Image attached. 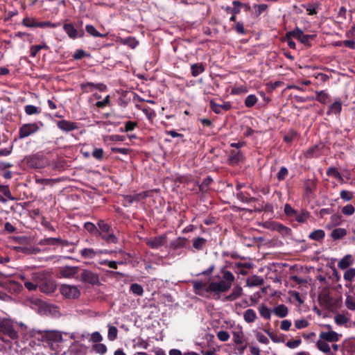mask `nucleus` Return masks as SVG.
Segmentation results:
<instances>
[{"label": "nucleus", "instance_id": "nucleus-36", "mask_svg": "<svg viewBox=\"0 0 355 355\" xmlns=\"http://www.w3.org/2000/svg\"><path fill=\"white\" fill-rule=\"evenodd\" d=\"M325 236V232L323 230H315L311 232L309 235V239L315 241H321Z\"/></svg>", "mask_w": 355, "mask_h": 355}, {"label": "nucleus", "instance_id": "nucleus-56", "mask_svg": "<svg viewBox=\"0 0 355 355\" xmlns=\"http://www.w3.org/2000/svg\"><path fill=\"white\" fill-rule=\"evenodd\" d=\"M55 288L56 286L53 282H47L41 286V291L48 294L53 293Z\"/></svg>", "mask_w": 355, "mask_h": 355}, {"label": "nucleus", "instance_id": "nucleus-31", "mask_svg": "<svg viewBox=\"0 0 355 355\" xmlns=\"http://www.w3.org/2000/svg\"><path fill=\"white\" fill-rule=\"evenodd\" d=\"M58 237H48L40 239L38 242V244L41 246L51 245L54 247L53 250H55V247L58 246Z\"/></svg>", "mask_w": 355, "mask_h": 355}, {"label": "nucleus", "instance_id": "nucleus-29", "mask_svg": "<svg viewBox=\"0 0 355 355\" xmlns=\"http://www.w3.org/2000/svg\"><path fill=\"white\" fill-rule=\"evenodd\" d=\"M205 70V67L202 63L197 62L191 65V73L193 77H197Z\"/></svg>", "mask_w": 355, "mask_h": 355}, {"label": "nucleus", "instance_id": "nucleus-45", "mask_svg": "<svg viewBox=\"0 0 355 355\" xmlns=\"http://www.w3.org/2000/svg\"><path fill=\"white\" fill-rule=\"evenodd\" d=\"M346 299L345 304L346 307L351 311L355 310V295H352L350 293L345 294Z\"/></svg>", "mask_w": 355, "mask_h": 355}, {"label": "nucleus", "instance_id": "nucleus-23", "mask_svg": "<svg viewBox=\"0 0 355 355\" xmlns=\"http://www.w3.org/2000/svg\"><path fill=\"white\" fill-rule=\"evenodd\" d=\"M78 267L67 266L60 270V275L63 277L72 278L78 273Z\"/></svg>", "mask_w": 355, "mask_h": 355}, {"label": "nucleus", "instance_id": "nucleus-27", "mask_svg": "<svg viewBox=\"0 0 355 355\" xmlns=\"http://www.w3.org/2000/svg\"><path fill=\"white\" fill-rule=\"evenodd\" d=\"M315 100L321 104L326 105L330 102V96L324 90L316 91Z\"/></svg>", "mask_w": 355, "mask_h": 355}, {"label": "nucleus", "instance_id": "nucleus-38", "mask_svg": "<svg viewBox=\"0 0 355 355\" xmlns=\"http://www.w3.org/2000/svg\"><path fill=\"white\" fill-rule=\"evenodd\" d=\"M80 254L84 259H93L98 256V252H96V250L89 248L80 250Z\"/></svg>", "mask_w": 355, "mask_h": 355}, {"label": "nucleus", "instance_id": "nucleus-51", "mask_svg": "<svg viewBox=\"0 0 355 355\" xmlns=\"http://www.w3.org/2000/svg\"><path fill=\"white\" fill-rule=\"evenodd\" d=\"M303 33V31L300 28H296L291 31L287 32L285 38L291 39L292 37H294L299 40Z\"/></svg>", "mask_w": 355, "mask_h": 355}, {"label": "nucleus", "instance_id": "nucleus-47", "mask_svg": "<svg viewBox=\"0 0 355 355\" xmlns=\"http://www.w3.org/2000/svg\"><path fill=\"white\" fill-rule=\"evenodd\" d=\"M121 43L124 45L128 46L132 49H135L139 45V41L133 37H128L126 38L122 39Z\"/></svg>", "mask_w": 355, "mask_h": 355}, {"label": "nucleus", "instance_id": "nucleus-53", "mask_svg": "<svg viewBox=\"0 0 355 355\" xmlns=\"http://www.w3.org/2000/svg\"><path fill=\"white\" fill-rule=\"evenodd\" d=\"M38 23L39 21H37L34 18L28 17H24L21 21L23 26L28 28H37Z\"/></svg>", "mask_w": 355, "mask_h": 355}, {"label": "nucleus", "instance_id": "nucleus-10", "mask_svg": "<svg viewBox=\"0 0 355 355\" xmlns=\"http://www.w3.org/2000/svg\"><path fill=\"white\" fill-rule=\"evenodd\" d=\"M245 160L244 153L241 150H231L229 152L227 162L231 166H235Z\"/></svg>", "mask_w": 355, "mask_h": 355}, {"label": "nucleus", "instance_id": "nucleus-1", "mask_svg": "<svg viewBox=\"0 0 355 355\" xmlns=\"http://www.w3.org/2000/svg\"><path fill=\"white\" fill-rule=\"evenodd\" d=\"M220 273L222 277L219 279V281H212L207 285L209 293H213L214 296L217 295L218 297H219L220 294L229 291L235 280L234 275L229 270L223 268Z\"/></svg>", "mask_w": 355, "mask_h": 355}, {"label": "nucleus", "instance_id": "nucleus-57", "mask_svg": "<svg viewBox=\"0 0 355 355\" xmlns=\"http://www.w3.org/2000/svg\"><path fill=\"white\" fill-rule=\"evenodd\" d=\"M236 198L239 200H241L243 202H245V203H250V202L256 201L255 198L250 197L242 191H239L236 193Z\"/></svg>", "mask_w": 355, "mask_h": 355}, {"label": "nucleus", "instance_id": "nucleus-34", "mask_svg": "<svg viewBox=\"0 0 355 355\" xmlns=\"http://www.w3.org/2000/svg\"><path fill=\"white\" fill-rule=\"evenodd\" d=\"M272 312L279 318H285L288 315V310L286 305L279 304L272 309Z\"/></svg>", "mask_w": 355, "mask_h": 355}, {"label": "nucleus", "instance_id": "nucleus-17", "mask_svg": "<svg viewBox=\"0 0 355 355\" xmlns=\"http://www.w3.org/2000/svg\"><path fill=\"white\" fill-rule=\"evenodd\" d=\"M211 110L216 114H220L222 110L228 111L232 108V104L229 101L223 102L222 104H218L214 101H210Z\"/></svg>", "mask_w": 355, "mask_h": 355}, {"label": "nucleus", "instance_id": "nucleus-24", "mask_svg": "<svg viewBox=\"0 0 355 355\" xmlns=\"http://www.w3.org/2000/svg\"><path fill=\"white\" fill-rule=\"evenodd\" d=\"M232 7L227 6L225 8V10L230 13L232 15H237L241 12V8L242 6H248V4L243 3L239 1H232Z\"/></svg>", "mask_w": 355, "mask_h": 355}, {"label": "nucleus", "instance_id": "nucleus-22", "mask_svg": "<svg viewBox=\"0 0 355 355\" xmlns=\"http://www.w3.org/2000/svg\"><path fill=\"white\" fill-rule=\"evenodd\" d=\"M354 262V259L352 254L345 255L338 263V267L340 270H345L349 268Z\"/></svg>", "mask_w": 355, "mask_h": 355}, {"label": "nucleus", "instance_id": "nucleus-64", "mask_svg": "<svg viewBox=\"0 0 355 355\" xmlns=\"http://www.w3.org/2000/svg\"><path fill=\"white\" fill-rule=\"evenodd\" d=\"M8 288L10 290L13 291L14 293H18L21 291L22 286L15 281H11L8 283Z\"/></svg>", "mask_w": 355, "mask_h": 355}, {"label": "nucleus", "instance_id": "nucleus-33", "mask_svg": "<svg viewBox=\"0 0 355 355\" xmlns=\"http://www.w3.org/2000/svg\"><path fill=\"white\" fill-rule=\"evenodd\" d=\"M272 228L273 230L277 231L279 233L282 234L284 236H288L291 234V229L284 226L280 223H274L272 224Z\"/></svg>", "mask_w": 355, "mask_h": 355}, {"label": "nucleus", "instance_id": "nucleus-39", "mask_svg": "<svg viewBox=\"0 0 355 355\" xmlns=\"http://www.w3.org/2000/svg\"><path fill=\"white\" fill-rule=\"evenodd\" d=\"M213 182V179L210 176L206 177L202 182L198 184L199 191L202 193H207L209 191V185Z\"/></svg>", "mask_w": 355, "mask_h": 355}, {"label": "nucleus", "instance_id": "nucleus-55", "mask_svg": "<svg viewBox=\"0 0 355 355\" xmlns=\"http://www.w3.org/2000/svg\"><path fill=\"white\" fill-rule=\"evenodd\" d=\"M265 332L268 334V336L270 337V338L274 343H284V338L283 336L278 335L277 334L271 332L268 330H265Z\"/></svg>", "mask_w": 355, "mask_h": 355}, {"label": "nucleus", "instance_id": "nucleus-4", "mask_svg": "<svg viewBox=\"0 0 355 355\" xmlns=\"http://www.w3.org/2000/svg\"><path fill=\"white\" fill-rule=\"evenodd\" d=\"M27 164L30 168L41 169L49 165V161L42 154L37 153L27 158Z\"/></svg>", "mask_w": 355, "mask_h": 355}, {"label": "nucleus", "instance_id": "nucleus-49", "mask_svg": "<svg viewBox=\"0 0 355 355\" xmlns=\"http://www.w3.org/2000/svg\"><path fill=\"white\" fill-rule=\"evenodd\" d=\"M345 270L343 279L351 284L355 278V268H349Z\"/></svg>", "mask_w": 355, "mask_h": 355}, {"label": "nucleus", "instance_id": "nucleus-9", "mask_svg": "<svg viewBox=\"0 0 355 355\" xmlns=\"http://www.w3.org/2000/svg\"><path fill=\"white\" fill-rule=\"evenodd\" d=\"M57 127L62 132H69L80 128L79 123L65 119L56 121Z\"/></svg>", "mask_w": 355, "mask_h": 355}, {"label": "nucleus", "instance_id": "nucleus-13", "mask_svg": "<svg viewBox=\"0 0 355 355\" xmlns=\"http://www.w3.org/2000/svg\"><path fill=\"white\" fill-rule=\"evenodd\" d=\"M42 340L47 343H60L63 340L61 332L58 331H46L42 335Z\"/></svg>", "mask_w": 355, "mask_h": 355}, {"label": "nucleus", "instance_id": "nucleus-19", "mask_svg": "<svg viewBox=\"0 0 355 355\" xmlns=\"http://www.w3.org/2000/svg\"><path fill=\"white\" fill-rule=\"evenodd\" d=\"M252 266L253 264L251 262H236L233 268L236 272L246 275L248 274L247 270L252 268Z\"/></svg>", "mask_w": 355, "mask_h": 355}, {"label": "nucleus", "instance_id": "nucleus-42", "mask_svg": "<svg viewBox=\"0 0 355 355\" xmlns=\"http://www.w3.org/2000/svg\"><path fill=\"white\" fill-rule=\"evenodd\" d=\"M85 31L86 32L90 35L91 36H93L94 37H105L107 34H102L99 33L96 28L92 25V24H87L85 26Z\"/></svg>", "mask_w": 355, "mask_h": 355}, {"label": "nucleus", "instance_id": "nucleus-21", "mask_svg": "<svg viewBox=\"0 0 355 355\" xmlns=\"http://www.w3.org/2000/svg\"><path fill=\"white\" fill-rule=\"evenodd\" d=\"M193 290L196 295L205 296L206 293H209L207 285L201 281H194L193 282Z\"/></svg>", "mask_w": 355, "mask_h": 355}, {"label": "nucleus", "instance_id": "nucleus-59", "mask_svg": "<svg viewBox=\"0 0 355 355\" xmlns=\"http://www.w3.org/2000/svg\"><path fill=\"white\" fill-rule=\"evenodd\" d=\"M258 99L254 94L248 95L245 99V105L246 107H252L257 102Z\"/></svg>", "mask_w": 355, "mask_h": 355}, {"label": "nucleus", "instance_id": "nucleus-60", "mask_svg": "<svg viewBox=\"0 0 355 355\" xmlns=\"http://www.w3.org/2000/svg\"><path fill=\"white\" fill-rule=\"evenodd\" d=\"M92 349L97 354L103 355L107 352V347L103 343H96L92 346Z\"/></svg>", "mask_w": 355, "mask_h": 355}, {"label": "nucleus", "instance_id": "nucleus-20", "mask_svg": "<svg viewBox=\"0 0 355 355\" xmlns=\"http://www.w3.org/2000/svg\"><path fill=\"white\" fill-rule=\"evenodd\" d=\"M319 338L327 342L334 343L339 340L340 335L334 331H322L319 335Z\"/></svg>", "mask_w": 355, "mask_h": 355}, {"label": "nucleus", "instance_id": "nucleus-48", "mask_svg": "<svg viewBox=\"0 0 355 355\" xmlns=\"http://www.w3.org/2000/svg\"><path fill=\"white\" fill-rule=\"evenodd\" d=\"M327 175L329 177H333L340 181L343 180L341 174L340 173L336 167L331 166L328 168L327 170Z\"/></svg>", "mask_w": 355, "mask_h": 355}, {"label": "nucleus", "instance_id": "nucleus-16", "mask_svg": "<svg viewBox=\"0 0 355 355\" xmlns=\"http://www.w3.org/2000/svg\"><path fill=\"white\" fill-rule=\"evenodd\" d=\"M343 352L344 355H354L355 353V338H350L344 340Z\"/></svg>", "mask_w": 355, "mask_h": 355}, {"label": "nucleus", "instance_id": "nucleus-46", "mask_svg": "<svg viewBox=\"0 0 355 355\" xmlns=\"http://www.w3.org/2000/svg\"><path fill=\"white\" fill-rule=\"evenodd\" d=\"M346 235L347 230L341 227L334 229L331 233V236L334 240L341 239Z\"/></svg>", "mask_w": 355, "mask_h": 355}, {"label": "nucleus", "instance_id": "nucleus-58", "mask_svg": "<svg viewBox=\"0 0 355 355\" xmlns=\"http://www.w3.org/2000/svg\"><path fill=\"white\" fill-rule=\"evenodd\" d=\"M24 111L27 115L38 114L40 113V108L33 105H26L24 107Z\"/></svg>", "mask_w": 355, "mask_h": 355}, {"label": "nucleus", "instance_id": "nucleus-28", "mask_svg": "<svg viewBox=\"0 0 355 355\" xmlns=\"http://www.w3.org/2000/svg\"><path fill=\"white\" fill-rule=\"evenodd\" d=\"M243 293V288L241 286L236 285L233 288L232 293L226 296L225 300L227 301H234L238 299Z\"/></svg>", "mask_w": 355, "mask_h": 355}, {"label": "nucleus", "instance_id": "nucleus-3", "mask_svg": "<svg viewBox=\"0 0 355 355\" xmlns=\"http://www.w3.org/2000/svg\"><path fill=\"white\" fill-rule=\"evenodd\" d=\"M17 324V322L10 319L3 318L0 321V333L12 340L17 339L18 338Z\"/></svg>", "mask_w": 355, "mask_h": 355}, {"label": "nucleus", "instance_id": "nucleus-6", "mask_svg": "<svg viewBox=\"0 0 355 355\" xmlns=\"http://www.w3.org/2000/svg\"><path fill=\"white\" fill-rule=\"evenodd\" d=\"M168 237L166 234L150 237L146 239V245L151 249L157 250L161 247L165 246L167 243Z\"/></svg>", "mask_w": 355, "mask_h": 355}, {"label": "nucleus", "instance_id": "nucleus-7", "mask_svg": "<svg viewBox=\"0 0 355 355\" xmlns=\"http://www.w3.org/2000/svg\"><path fill=\"white\" fill-rule=\"evenodd\" d=\"M40 130V125L37 123H29L23 124L19 129V138L24 139L28 136L35 134Z\"/></svg>", "mask_w": 355, "mask_h": 355}, {"label": "nucleus", "instance_id": "nucleus-61", "mask_svg": "<svg viewBox=\"0 0 355 355\" xmlns=\"http://www.w3.org/2000/svg\"><path fill=\"white\" fill-rule=\"evenodd\" d=\"M84 228L89 233L97 236L98 227L92 222H86L84 224Z\"/></svg>", "mask_w": 355, "mask_h": 355}, {"label": "nucleus", "instance_id": "nucleus-25", "mask_svg": "<svg viewBox=\"0 0 355 355\" xmlns=\"http://www.w3.org/2000/svg\"><path fill=\"white\" fill-rule=\"evenodd\" d=\"M188 239L184 237H178L172 241L169 244V248L173 250H177L182 248H185Z\"/></svg>", "mask_w": 355, "mask_h": 355}, {"label": "nucleus", "instance_id": "nucleus-30", "mask_svg": "<svg viewBox=\"0 0 355 355\" xmlns=\"http://www.w3.org/2000/svg\"><path fill=\"white\" fill-rule=\"evenodd\" d=\"M100 236L103 240H104L107 243L110 244L113 243L115 244L118 242L117 237L114 235L113 231H110L104 234H101L98 235Z\"/></svg>", "mask_w": 355, "mask_h": 355}, {"label": "nucleus", "instance_id": "nucleus-43", "mask_svg": "<svg viewBox=\"0 0 355 355\" xmlns=\"http://www.w3.org/2000/svg\"><path fill=\"white\" fill-rule=\"evenodd\" d=\"M259 312L260 315L266 320H270L271 313L272 310L270 309L266 305L264 304H261L259 306Z\"/></svg>", "mask_w": 355, "mask_h": 355}, {"label": "nucleus", "instance_id": "nucleus-41", "mask_svg": "<svg viewBox=\"0 0 355 355\" xmlns=\"http://www.w3.org/2000/svg\"><path fill=\"white\" fill-rule=\"evenodd\" d=\"M257 318L256 312L252 309H248L243 313L244 320L248 323L254 322Z\"/></svg>", "mask_w": 355, "mask_h": 355}, {"label": "nucleus", "instance_id": "nucleus-50", "mask_svg": "<svg viewBox=\"0 0 355 355\" xmlns=\"http://www.w3.org/2000/svg\"><path fill=\"white\" fill-rule=\"evenodd\" d=\"M316 345L318 349L324 353H330L331 347L324 340L320 338L317 341Z\"/></svg>", "mask_w": 355, "mask_h": 355}, {"label": "nucleus", "instance_id": "nucleus-40", "mask_svg": "<svg viewBox=\"0 0 355 355\" xmlns=\"http://www.w3.org/2000/svg\"><path fill=\"white\" fill-rule=\"evenodd\" d=\"M98 235L112 231L110 225L103 220H99L97 223Z\"/></svg>", "mask_w": 355, "mask_h": 355}, {"label": "nucleus", "instance_id": "nucleus-18", "mask_svg": "<svg viewBox=\"0 0 355 355\" xmlns=\"http://www.w3.org/2000/svg\"><path fill=\"white\" fill-rule=\"evenodd\" d=\"M8 200H15V198L12 196L8 185L0 184V202L6 203Z\"/></svg>", "mask_w": 355, "mask_h": 355}, {"label": "nucleus", "instance_id": "nucleus-37", "mask_svg": "<svg viewBox=\"0 0 355 355\" xmlns=\"http://www.w3.org/2000/svg\"><path fill=\"white\" fill-rule=\"evenodd\" d=\"M42 49H49V46L44 42L38 45L31 46L30 48V56L32 58H35L37 55V53Z\"/></svg>", "mask_w": 355, "mask_h": 355}, {"label": "nucleus", "instance_id": "nucleus-12", "mask_svg": "<svg viewBox=\"0 0 355 355\" xmlns=\"http://www.w3.org/2000/svg\"><path fill=\"white\" fill-rule=\"evenodd\" d=\"M64 31L67 33L69 38L75 40L78 37H83L85 35L84 31L80 30L78 31L75 28L74 26L71 24H64L62 26Z\"/></svg>", "mask_w": 355, "mask_h": 355}, {"label": "nucleus", "instance_id": "nucleus-35", "mask_svg": "<svg viewBox=\"0 0 355 355\" xmlns=\"http://www.w3.org/2000/svg\"><path fill=\"white\" fill-rule=\"evenodd\" d=\"M207 244V239L203 237H196L193 240V248L198 250L200 251L204 249Z\"/></svg>", "mask_w": 355, "mask_h": 355}, {"label": "nucleus", "instance_id": "nucleus-11", "mask_svg": "<svg viewBox=\"0 0 355 355\" xmlns=\"http://www.w3.org/2000/svg\"><path fill=\"white\" fill-rule=\"evenodd\" d=\"M81 89L86 93L92 92L94 90L100 92H105L107 89V86L103 83H94L91 82L80 84Z\"/></svg>", "mask_w": 355, "mask_h": 355}, {"label": "nucleus", "instance_id": "nucleus-32", "mask_svg": "<svg viewBox=\"0 0 355 355\" xmlns=\"http://www.w3.org/2000/svg\"><path fill=\"white\" fill-rule=\"evenodd\" d=\"M320 155V148L318 145L311 146L304 152V156L306 158L318 157Z\"/></svg>", "mask_w": 355, "mask_h": 355}, {"label": "nucleus", "instance_id": "nucleus-62", "mask_svg": "<svg viewBox=\"0 0 355 355\" xmlns=\"http://www.w3.org/2000/svg\"><path fill=\"white\" fill-rule=\"evenodd\" d=\"M60 24H61L60 22L53 23L49 21H39V23L37 24V27L54 28H57V27L60 26Z\"/></svg>", "mask_w": 355, "mask_h": 355}, {"label": "nucleus", "instance_id": "nucleus-8", "mask_svg": "<svg viewBox=\"0 0 355 355\" xmlns=\"http://www.w3.org/2000/svg\"><path fill=\"white\" fill-rule=\"evenodd\" d=\"M61 294L68 299H76L80 295V291L76 286L62 284L60 288Z\"/></svg>", "mask_w": 355, "mask_h": 355}, {"label": "nucleus", "instance_id": "nucleus-63", "mask_svg": "<svg viewBox=\"0 0 355 355\" xmlns=\"http://www.w3.org/2000/svg\"><path fill=\"white\" fill-rule=\"evenodd\" d=\"M92 156L97 160L101 161L103 159L104 151L101 148H95L92 152Z\"/></svg>", "mask_w": 355, "mask_h": 355}, {"label": "nucleus", "instance_id": "nucleus-5", "mask_svg": "<svg viewBox=\"0 0 355 355\" xmlns=\"http://www.w3.org/2000/svg\"><path fill=\"white\" fill-rule=\"evenodd\" d=\"M80 280L82 282L92 286L100 284L99 274L91 270L84 269L80 273Z\"/></svg>", "mask_w": 355, "mask_h": 355}, {"label": "nucleus", "instance_id": "nucleus-26", "mask_svg": "<svg viewBox=\"0 0 355 355\" xmlns=\"http://www.w3.org/2000/svg\"><path fill=\"white\" fill-rule=\"evenodd\" d=\"M263 282V279L261 277L254 275L247 279L246 285L249 287L258 286H261Z\"/></svg>", "mask_w": 355, "mask_h": 355}, {"label": "nucleus", "instance_id": "nucleus-2", "mask_svg": "<svg viewBox=\"0 0 355 355\" xmlns=\"http://www.w3.org/2000/svg\"><path fill=\"white\" fill-rule=\"evenodd\" d=\"M284 212L291 220H295L299 223H306L311 217V214L307 210L301 209L297 211L288 203L284 205Z\"/></svg>", "mask_w": 355, "mask_h": 355}, {"label": "nucleus", "instance_id": "nucleus-54", "mask_svg": "<svg viewBox=\"0 0 355 355\" xmlns=\"http://www.w3.org/2000/svg\"><path fill=\"white\" fill-rule=\"evenodd\" d=\"M146 195L143 193H137L135 195H127L125 196V200L129 203L132 204L134 202H139L141 199L144 198Z\"/></svg>", "mask_w": 355, "mask_h": 355}, {"label": "nucleus", "instance_id": "nucleus-14", "mask_svg": "<svg viewBox=\"0 0 355 355\" xmlns=\"http://www.w3.org/2000/svg\"><path fill=\"white\" fill-rule=\"evenodd\" d=\"M342 106L343 101L340 98H336L334 101L328 107L327 114L339 116L342 112Z\"/></svg>", "mask_w": 355, "mask_h": 355}, {"label": "nucleus", "instance_id": "nucleus-52", "mask_svg": "<svg viewBox=\"0 0 355 355\" xmlns=\"http://www.w3.org/2000/svg\"><path fill=\"white\" fill-rule=\"evenodd\" d=\"M130 291L137 296H142L144 294L143 287L137 283H133L130 285Z\"/></svg>", "mask_w": 355, "mask_h": 355}, {"label": "nucleus", "instance_id": "nucleus-44", "mask_svg": "<svg viewBox=\"0 0 355 355\" xmlns=\"http://www.w3.org/2000/svg\"><path fill=\"white\" fill-rule=\"evenodd\" d=\"M138 123L133 121H128L124 123L123 127H121L119 130L121 132H128L132 131L137 127Z\"/></svg>", "mask_w": 355, "mask_h": 355}, {"label": "nucleus", "instance_id": "nucleus-15", "mask_svg": "<svg viewBox=\"0 0 355 355\" xmlns=\"http://www.w3.org/2000/svg\"><path fill=\"white\" fill-rule=\"evenodd\" d=\"M232 340L236 345H239L242 352L247 347V343L242 330L233 331Z\"/></svg>", "mask_w": 355, "mask_h": 355}]
</instances>
